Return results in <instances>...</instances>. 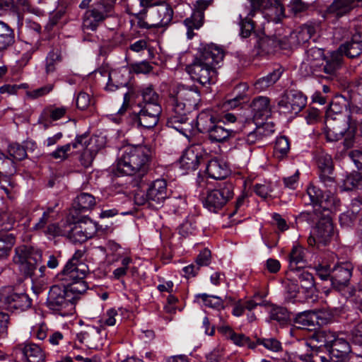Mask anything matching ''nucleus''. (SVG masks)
<instances>
[{
	"instance_id": "obj_1",
	"label": "nucleus",
	"mask_w": 362,
	"mask_h": 362,
	"mask_svg": "<svg viewBox=\"0 0 362 362\" xmlns=\"http://www.w3.org/2000/svg\"><path fill=\"white\" fill-rule=\"evenodd\" d=\"M316 163L320 182L327 189L324 191L310 185L305 193H296V199L300 198L305 205H312L315 209L313 213L306 211L296 216V228L310 229L308 243L320 249L329 244L334 235L332 214L338 210L341 201L335 197L337 181L332 156L328 154L320 156Z\"/></svg>"
},
{
	"instance_id": "obj_2",
	"label": "nucleus",
	"mask_w": 362,
	"mask_h": 362,
	"mask_svg": "<svg viewBox=\"0 0 362 362\" xmlns=\"http://www.w3.org/2000/svg\"><path fill=\"white\" fill-rule=\"evenodd\" d=\"M317 278L324 284L322 291L327 296L334 291L342 292L349 288L354 265L348 260L335 259L333 253L327 254L315 264Z\"/></svg>"
},
{
	"instance_id": "obj_3",
	"label": "nucleus",
	"mask_w": 362,
	"mask_h": 362,
	"mask_svg": "<svg viewBox=\"0 0 362 362\" xmlns=\"http://www.w3.org/2000/svg\"><path fill=\"white\" fill-rule=\"evenodd\" d=\"M153 156V150L148 145L124 146L112 171L117 175L143 177L148 172Z\"/></svg>"
},
{
	"instance_id": "obj_4",
	"label": "nucleus",
	"mask_w": 362,
	"mask_h": 362,
	"mask_svg": "<svg viewBox=\"0 0 362 362\" xmlns=\"http://www.w3.org/2000/svg\"><path fill=\"white\" fill-rule=\"evenodd\" d=\"M314 341L322 351L320 362H346L349 354L354 351L351 342L327 327L315 329Z\"/></svg>"
},
{
	"instance_id": "obj_5",
	"label": "nucleus",
	"mask_w": 362,
	"mask_h": 362,
	"mask_svg": "<svg viewBox=\"0 0 362 362\" xmlns=\"http://www.w3.org/2000/svg\"><path fill=\"white\" fill-rule=\"evenodd\" d=\"M305 261L304 250L296 241V302L310 303L315 300L317 289H321L324 285L319 279L307 270L297 267L299 262Z\"/></svg>"
},
{
	"instance_id": "obj_6",
	"label": "nucleus",
	"mask_w": 362,
	"mask_h": 362,
	"mask_svg": "<svg viewBox=\"0 0 362 362\" xmlns=\"http://www.w3.org/2000/svg\"><path fill=\"white\" fill-rule=\"evenodd\" d=\"M340 314V310L337 308L322 309L318 310H305L296 313V324L303 326H313V329L304 330V328L296 326V333L298 334V338L305 335L308 338V332H314L315 329L323 327V325L332 323L336 317Z\"/></svg>"
},
{
	"instance_id": "obj_7",
	"label": "nucleus",
	"mask_w": 362,
	"mask_h": 362,
	"mask_svg": "<svg viewBox=\"0 0 362 362\" xmlns=\"http://www.w3.org/2000/svg\"><path fill=\"white\" fill-rule=\"evenodd\" d=\"M79 297V294L71 292L64 284L54 285L48 293L46 305L49 309L59 313L62 316H66L72 314L74 303Z\"/></svg>"
},
{
	"instance_id": "obj_8",
	"label": "nucleus",
	"mask_w": 362,
	"mask_h": 362,
	"mask_svg": "<svg viewBox=\"0 0 362 362\" xmlns=\"http://www.w3.org/2000/svg\"><path fill=\"white\" fill-rule=\"evenodd\" d=\"M88 271L86 264H71L66 263L63 270L57 275L62 284L67 286L71 292L80 296L84 293L88 286L84 281Z\"/></svg>"
},
{
	"instance_id": "obj_9",
	"label": "nucleus",
	"mask_w": 362,
	"mask_h": 362,
	"mask_svg": "<svg viewBox=\"0 0 362 362\" xmlns=\"http://www.w3.org/2000/svg\"><path fill=\"white\" fill-rule=\"evenodd\" d=\"M42 261V252L33 247L20 245L15 248L13 262L25 277H32Z\"/></svg>"
},
{
	"instance_id": "obj_10",
	"label": "nucleus",
	"mask_w": 362,
	"mask_h": 362,
	"mask_svg": "<svg viewBox=\"0 0 362 362\" xmlns=\"http://www.w3.org/2000/svg\"><path fill=\"white\" fill-rule=\"evenodd\" d=\"M201 101L200 92L195 86L179 87L175 96L170 98L171 111L189 113Z\"/></svg>"
},
{
	"instance_id": "obj_11",
	"label": "nucleus",
	"mask_w": 362,
	"mask_h": 362,
	"mask_svg": "<svg viewBox=\"0 0 362 362\" xmlns=\"http://www.w3.org/2000/svg\"><path fill=\"white\" fill-rule=\"evenodd\" d=\"M209 64L194 58L185 69L194 81L202 86L211 85L217 81L218 66Z\"/></svg>"
},
{
	"instance_id": "obj_12",
	"label": "nucleus",
	"mask_w": 362,
	"mask_h": 362,
	"mask_svg": "<svg viewBox=\"0 0 362 362\" xmlns=\"http://www.w3.org/2000/svg\"><path fill=\"white\" fill-rule=\"evenodd\" d=\"M308 334V338L301 339L298 338V334L296 333V357L298 358V361L296 362H320L322 351L314 341L312 331Z\"/></svg>"
},
{
	"instance_id": "obj_13",
	"label": "nucleus",
	"mask_w": 362,
	"mask_h": 362,
	"mask_svg": "<svg viewBox=\"0 0 362 362\" xmlns=\"http://www.w3.org/2000/svg\"><path fill=\"white\" fill-rule=\"evenodd\" d=\"M234 186L227 182L219 185L215 189L208 192L204 206L210 211L217 213L233 197Z\"/></svg>"
},
{
	"instance_id": "obj_14",
	"label": "nucleus",
	"mask_w": 362,
	"mask_h": 362,
	"mask_svg": "<svg viewBox=\"0 0 362 362\" xmlns=\"http://www.w3.org/2000/svg\"><path fill=\"white\" fill-rule=\"evenodd\" d=\"M112 6L104 1L94 3L86 11L83 17V30L95 31L98 27L109 16Z\"/></svg>"
},
{
	"instance_id": "obj_15",
	"label": "nucleus",
	"mask_w": 362,
	"mask_h": 362,
	"mask_svg": "<svg viewBox=\"0 0 362 362\" xmlns=\"http://www.w3.org/2000/svg\"><path fill=\"white\" fill-rule=\"evenodd\" d=\"M345 122L346 127L339 131L335 127L331 129L326 126L324 134L327 142H335L344 138L343 144L346 148H349L354 146L357 132L356 122L352 119L351 115L346 117Z\"/></svg>"
},
{
	"instance_id": "obj_16",
	"label": "nucleus",
	"mask_w": 362,
	"mask_h": 362,
	"mask_svg": "<svg viewBox=\"0 0 362 362\" xmlns=\"http://www.w3.org/2000/svg\"><path fill=\"white\" fill-rule=\"evenodd\" d=\"M139 111H134L130 115L132 122L145 129L154 127L159 121L162 112V107L156 105H139Z\"/></svg>"
},
{
	"instance_id": "obj_17",
	"label": "nucleus",
	"mask_w": 362,
	"mask_h": 362,
	"mask_svg": "<svg viewBox=\"0 0 362 362\" xmlns=\"http://www.w3.org/2000/svg\"><path fill=\"white\" fill-rule=\"evenodd\" d=\"M98 227L95 223L90 220L80 221L70 225L67 237L74 243H84L93 238L97 233Z\"/></svg>"
},
{
	"instance_id": "obj_18",
	"label": "nucleus",
	"mask_w": 362,
	"mask_h": 362,
	"mask_svg": "<svg viewBox=\"0 0 362 362\" xmlns=\"http://www.w3.org/2000/svg\"><path fill=\"white\" fill-rule=\"evenodd\" d=\"M169 195L167 182L163 179H157L152 182L146 191L148 201L155 207H160Z\"/></svg>"
},
{
	"instance_id": "obj_19",
	"label": "nucleus",
	"mask_w": 362,
	"mask_h": 362,
	"mask_svg": "<svg viewBox=\"0 0 362 362\" xmlns=\"http://www.w3.org/2000/svg\"><path fill=\"white\" fill-rule=\"evenodd\" d=\"M342 57L354 59L362 53V32H356L342 42L337 49Z\"/></svg>"
},
{
	"instance_id": "obj_20",
	"label": "nucleus",
	"mask_w": 362,
	"mask_h": 362,
	"mask_svg": "<svg viewBox=\"0 0 362 362\" xmlns=\"http://www.w3.org/2000/svg\"><path fill=\"white\" fill-rule=\"evenodd\" d=\"M224 52L223 49L213 43L203 45L199 49V55L196 59L202 62L210 63V65L218 66V64L223 61Z\"/></svg>"
},
{
	"instance_id": "obj_21",
	"label": "nucleus",
	"mask_w": 362,
	"mask_h": 362,
	"mask_svg": "<svg viewBox=\"0 0 362 362\" xmlns=\"http://www.w3.org/2000/svg\"><path fill=\"white\" fill-rule=\"evenodd\" d=\"M173 16L172 7L165 2H162L153 10L151 16V26L165 27L171 22Z\"/></svg>"
},
{
	"instance_id": "obj_22",
	"label": "nucleus",
	"mask_w": 362,
	"mask_h": 362,
	"mask_svg": "<svg viewBox=\"0 0 362 362\" xmlns=\"http://www.w3.org/2000/svg\"><path fill=\"white\" fill-rule=\"evenodd\" d=\"M204 160L203 156L195 147H190L185 151L180 159V167L187 171L195 170L201 162Z\"/></svg>"
},
{
	"instance_id": "obj_23",
	"label": "nucleus",
	"mask_w": 362,
	"mask_h": 362,
	"mask_svg": "<svg viewBox=\"0 0 362 362\" xmlns=\"http://www.w3.org/2000/svg\"><path fill=\"white\" fill-rule=\"evenodd\" d=\"M17 349L23 354L26 362H45L46 354L41 347L34 343L18 345Z\"/></svg>"
},
{
	"instance_id": "obj_24",
	"label": "nucleus",
	"mask_w": 362,
	"mask_h": 362,
	"mask_svg": "<svg viewBox=\"0 0 362 362\" xmlns=\"http://www.w3.org/2000/svg\"><path fill=\"white\" fill-rule=\"evenodd\" d=\"M354 8L353 0H333L327 7L325 14L339 19L349 14Z\"/></svg>"
},
{
	"instance_id": "obj_25",
	"label": "nucleus",
	"mask_w": 362,
	"mask_h": 362,
	"mask_svg": "<svg viewBox=\"0 0 362 362\" xmlns=\"http://www.w3.org/2000/svg\"><path fill=\"white\" fill-rule=\"evenodd\" d=\"M255 119H266L271 115L270 100L267 97L255 98L251 104Z\"/></svg>"
},
{
	"instance_id": "obj_26",
	"label": "nucleus",
	"mask_w": 362,
	"mask_h": 362,
	"mask_svg": "<svg viewBox=\"0 0 362 362\" xmlns=\"http://www.w3.org/2000/svg\"><path fill=\"white\" fill-rule=\"evenodd\" d=\"M362 187V175L360 172L353 171L349 173L341 182H337L335 195L339 192H349Z\"/></svg>"
},
{
	"instance_id": "obj_27",
	"label": "nucleus",
	"mask_w": 362,
	"mask_h": 362,
	"mask_svg": "<svg viewBox=\"0 0 362 362\" xmlns=\"http://www.w3.org/2000/svg\"><path fill=\"white\" fill-rule=\"evenodd\" d=\"M223 122L219 119L207 133L211 142L224 143L233 136L234 132L223 126Z\"/></svg>"
},
{
	"instance_id": "obj_28",
	"label": "nucleus",
	"mask_w": 362,
	"mask_h": 362,
	"mask_svg": "<svg viewBox=\"0 0 362 362\" xmlns=\"http://www.w3.org/2000/svg\"><path fill=\"white\" fill-rule=\"evenodd\" d=\"M206 173L211 178L221 180L228 176L229 170L225 163L218 159H212L206 165Z\"/></svg>"
},
{
	"instance_id": "obj_29",
	"label": "nucleus",
	"mask_w": 362,
	"mask_h": 362,
	"mask_svg": "<svg viewBox=\"0 0 362 362\" xmlns=\"http://www.w3.org/2000/svg\"><path fill=\"white\" fill-rule=\"evenodd\" d=\"M218 119L211 110L202 111L197 117V127L201 133H208Z\"/></svg>"
},
{
	"instance_id": "obj_30",
	"label": "nucleus",
	"mask_w": 362,
	"mask_h": 362,
	"mask_svg": "<svg viewBox=\"0 0 362 362\" xmlns=\"http://www.w3.org/2000/svg\"><path fill=\"white\" fill-rule=\"evenodd\" d=\"M23 214L18 210L0 213V233H8L16 221L21 220Z\"/></svg>"
},
{
	"instance_id": "obj_31",
	"label": "nucleus",
	"mask_w": 362,
	"mask_h": 362,
	"mask_svg": "<svg viewBox=\"0 0 362 362\" xmlns=\"http://www.w3.org/2000/svg\"><path fill=\"white\" fill-rule=\"evenodd\" d=\"M343 64V57L336 50L334 52L326 64L323 67V71L328 74L332 79L337 76L339 70Z\"/></svg>"
},
{
	"instance_id": "obj_32",
	"label": "nucleus",
	"mask_w": 362,
	"mask_h": 362,
	"mask_svg": "<svg viewBox=\"0 0 362 362\" xmlns=\"http://www.w3.org/2000/svg\"><path fill=\"white\" fill-rule=\"evenodd\" d=\"M68 111V107L65 106L57 107L55 105H50L45 107L41 112L40 119L47 121H57L63 118Z\"/></svg>"
},
{
	"instance_id": "obj_33",
	"label": "nucleus",
	"mask_w": 362,
	"mask_h": 362,
	"mask_svg": "<svg viewBox=\"0 0 362 362\" xmlns=\"http://www.w3.org/2000/svg\"><path fill=\"white\" fill-rule=\"evenodd\" d=\"M95 205V197L90 194L82 192L76 197L73 207L79 213H82L92 209Z\"/></svg>"
},
{
	"instance_id": "obj_34",
	"label": "nucleus",
	"mask_w": 362,
	"mask_h": 362,
	"mask_svg": "<svg viewBox=\"0 0 362 362\" xmlns=\"http://www.w3.org/2000/svg\"><path fill=\"white\" fill-rule=\"evenodd\" d=\"M6 302L16 310H25L31 306V300L25 293H12L7 296Z\"/></svg>"
},
{
	"instance_id": "obj_35",
	"label": "nucleus",
	"mask_w": 362,
	"mask_h": 362,
	"mask_svg": "<svg viewBox=\"0 0 362 362\" xmlns=\"http://www.w3.org/2000/svg\"><path fill=\"white\" fill-rule=\"evenodd\" d=\"M141 95L142 96V101L140 102L139 105H156L161 107L160 100L158 94L155 91L152 85H148L144 87L141 90Z\"/></svg>"
},
{
	"instance_id": "obj_36",
	"label": "nucleus",
	"mask_w": 362,
	"mask_h": 362,
	"mask_svg": "<svg viewBox=\"0 0 362 362\" xmlns=\"http://www.w3.org/2000/svg\"><path fill=\"white\" fill-rule=\"evenodd\" d=\"M128 82V77H126L122 71L114 70L109 73L106 88L113 91L117 88L125 87Z\"/></svg>"
},
{
	"instance_id": "obj_37",
	"label": "nucleus",
	"mask_w": 362,
	"mask_h": 362,
	"mask_svg": "<svg viewBox=\"0 0 362 362\" xmlns=\"http://www.w3.org/2000/svg\"><path fill=\"white\" fill-rule=\"evenodd\" d=\"M13 30L5 23L0 21V52L14 43Z\"/></svg>"
},
{
	"instance_id": "obj_38",
	"label": "nucleus",
	"mask_w": 362,
	"mask_h": 362,
	"mask_svg": "<svg viewBox=\"0 0 362 362\" xmlns=\"http://www.w3.org/2000/svg\"><path fill=\"white\" fill-rule=\"evenodd\" d=\"M283 73L281 68L276 69L259 80L255 84L256 89L264 90L273 86L281 77Z\"/></svg>"
},
{
	"instance_id": "obj_39",
	"label": "nucleus",
	"mask_w": 362,
	"mask_h": 362,
	"mask_svg": "<svg viewBox=\"0 0 362 362\" xmlns=\"http://www.w3.org/2000/svg\"><path fill=\"white\" fill-rule=\"evenodd\" d=\"M256 42L258 44L259 48L262 49V52L270 54L274 52L273 49H269L268 47L274 46L279 47L281 49H286L290 47V44L287 42L286 40H281L276 41L274 40L271 39H257L256 38Z\"/></svg>"
},
{
	"instance_id": "obj_40",
	"label": "nucleus",
	"mask_w": 362,
	"mask_h": 362,
	"mask_svg": "<svg viewBox=\"0 0 362 362\" xmlns=\"http://www.w3.org/2000/svg\"><path fill=\"white\" fill-rule=\"evenodd\" d=\"M349 337L354 350L361 351L356 354L362 358V320L353 327Z\"/></svg>"
},
{
	"instance_id": "obj_41",
	"label": "nucleus",
	"mask_w": 362,
	"mask_h": 362,
	"mask_svg": "<svg viewBox=\"0 0 362 362\" xmlns=\"http://www.w3.org/2000/svg\"><path fill=\"white\" fill-rule=\"evenodd\" d=\"M16 237L9 233H0V259L7 258L15 244Z\"/></svg>"
},
{
	"instance_id": "obj_42",
	"label": "nucleus",
	"mask_w": 362,
	"mask_h": 362,
	"mask_svg": "<svg viewBox=\"0 0 362 362\" xmlns=\"http://www.w3.org/2000/svg\"><path fill=\"white\" fill-rule=\"evenodd\" d=\"M204 13L202 10H194L191 16L184 21V23L188 29L187 35L189 38L194 29H199L203 24Z\"/></svg>"
},
{
	"instance_id": "obj_43",
	"label": "nucleus",
	"mask_w": 362,
	"mask_h": 362,
	"mask_svg": "<svg viewBox=\"0 0 362 362\" xmlns=\"http://www.w3.org/2000/svg\"><path fill=\"white\" fill-rule=\"evenodd\" d=\"M303 115L307 124L310 125L315 124L321 122L325 117L327 119L329 117V112L327 111L320 110L317 108L310 106H309Z\"/></svg>"
},
{
	"instance_id": "obj_44",
	"label": "nucleus",
	"mask_w": 362,
	"mask_h": 362,
	"mask_svg": "<svg viewBox=\"0 0 362 362\" xmlns=\"http://www.w3.org/2000/svg\"><path fill=\"white\" fill-rule=\"evenodd\" d=\"M101 146H102L98 145V143L94 145L87 146V147L83 149L80 156L79 160L81 164L85 168L89 167L92 164Z\"/></svg>"
},
{
	"instance_id": "obj_45",
	"label": "nucleus",
	"mask_w": 362,
	"mask_h": 362,
	"mask_svg": "<svg viewBox=\"0 0 362 362\" xmlns=\"http://www.w3.org/2000/svg\"><path fill=\"white\" fill-rule=\"evenodd\" d=\"M61 52L58 49L50 51L45 60V71L47 74L53 73L56 66L61 62Z\"/></svg>"
},
{
	"instance_id": "obj_46",
	"label": "nucleus",
	"mask_w": 362,
	"mask_h": 362,
	"mask_svg": "<svg viewBox=\"0 0 362 362\" xmlns=\"http://www.w3.org/2000/svg\"><path fill=\"white\" fill-rule=\"evenodd\" d=\"M187 115V114L185 112L177 113L176 112L172 111L171 115L168 119V125L182 132L183 131V128L181 127L182 124H185L188 121Z\"/></svg>"
},
{
	"instance_id": "obj_47",
	"label": "nucleus",
	"mask_w": 362,
	"mask_h": 362,
	"mask_svg": "<svg viewBox=\"0 0 362 362\" xmlns=\"http://www.w3.org/2000/svg\"><path fill=\"white\" fill-rule=\"evenodd\" d=\"M197 298L202 299L205 306L215 309L223 308V300L216 296H211L206 293H199L197 295Z\"/></svg>"
},
{
	"instance_id": "obj_48",
	"label": "nucleus",
	"mask_w": 362,
	"mask_h": 362,
	"mask_svg": "<svg viewBox=\"0 0 362 362\" xmlns=\"http://www.w3.org/2000/svg\"><path fill=\"white\" fill-rule=\"evenodd\" d=\"M346 298H351L357 308L362 313V282L349 288Z\"/></svg>"
},
{
	"instance_id": "obj_49",
	"label": "nucleus",
	"mask_w": 362,
	"mask_h": 362,
	"mask_svg": "<svg viewBox=\"0 0 362 362\" xmlns=\"http://www.w3.org/2000/svg\"><path fill=\"white\" fill-rule=\"evenodd\" d=\"M317 10L316 6L313 3H307L302 0H296V16L300 15L310 16Z\"/></svg>"
},
{
	"instance_id": "obj_50",
	"label": "nucleus",
	"mask_w": 362,
	"mask_h": 362,
	"mask_svg": "<svg viewBox=\"0 0 362 362\" xmlns=\"http://www.w3.org/2000/svg\"><path fill=\"white\" fill-rule=\"evenodd\" d=\"M97 143H98V138L90 139L88 134H83L77 135L75 140L69 144V145H71V148L72 147L73 148H78L79 147H81L84 149L87 146L94 145Z\"/></svg>"
},
{
	"instance_id": "obj_51",
	"label": "nucleus",
	"mask_w": 362,
	"mask_h": 362,
	"mask_svg": "<svg viewBox=\"0 0 362 362\" xmlns=\"http://www.w3.org/2000/svg\"><path fill=\"white\" fill-rule=\"evenodd\" d=\"M270 317L281 325L286 324L290 320V313L283 307H275L271 310Z\"/></svg>"
},
{
	"instance_id": "obj_52",
	"label": "nucleus",
	"mask_w": 362,
	"mask_h": 362,
	"mask_svg": "<svg viewBox=\"0 0 362 362\" xmlns=\"http://www.w3.org/2000/svg\"><path fill=\"white\" fill-rule=\"evenodd\" d=\"M239 24L240 26V34L243 37L250 36L252 32L254 31V21L248 16L243 18L241 15L238 16Z\"/></svg>"
},
{
	"instance_id": "obj_53",
	"label": "nucleus",
	"mask_w": 362,
	"mask_h": 362,
	"mask_svg": "<svg viewBox=\"0 0 362 362\" xmlns=\"http://www.w3.org/2000/svg\"><path fill=\"white\" fill-rule=\"evenodd\" d=\"M54 87L53 83H49L40 88L26 91V95L31 100H35L48 95L53 90Z\"/></svg>"
},
{
	"instance_id": "obj_54",
	"label": "nucleus",
	"mask_w": 362,
	"mask_h": 362,
	"mask_svg": "<svg viewBox=\"0 0 362 362\" xmlns=\"http://www.w3.org/2000/svg\"><path fill=\"white\" fill-rule=\"evenodd\" d=\"M264 131L261 128H255L253 131L249 132L243 139H238V141H245L248 145H254L264 139Z\"/></svg>"
},
{
	"instance_id": "obj_55",
	"label": "nucleus",
	"mask_w": 362,
	"mask_h": 362,
	"mask_svg": "<svg viewBox=\"0 0 362 362\" xmlns=\"http://www.w3.org/2000/svg\"><path fill=\"white\" fill-rule=\"evenodd\" d=\"M8 151L10 156L16 160H21L27 156L25 146L18 143L9 145Z\"/></svg>"
},
{
	"instance_id": "obj_56",
	"label": "nucleus",
	"mask_w": 362,
	"mask_h": 362,
	"mask_svg": "<svg viewBox=\"0 0 362 362\" xmlns=\"http://www.w3.org/2000/svg\"><path fill=\"white\" fill-rule=\"evenodd\" d=\"M233 342L240 346H247L248 348H255V344L251 341L248 337L243 334H236L235 332L230 338Z\"/></svg>"
},
{
	"instance_id": "obj_57",
	"label": "nucleus",
	"mask_w": 362,
	"mask_h": 362,
	"mask_svg": "<svg viewBox=\"0 0 362 362\" xmlns=\"http://www.w3.org/2000/svg\"><path fill=\"white\" fill-rule=\"evenodd\" d=\"M53 211L52 208H48L47 211L43 213L38 222L35 224L33 230H40L45 229V226L53 220L52 216L51 215L53 213Z\"/></svg>"
},
{
	"instance_id": "obj_58",
	"label": "nucleus",
	"mask_w": 362,
	"mask_h": 362,
	"mask_svg": "<svg viewBox=\"0 0 362 362\" xmlns=\"http://www.w3.org/2000/svg\"><path fill=\"white\" fill-rule=\"evenodd\" d=\"M355 218L353 211H347L344 212L339 217V224L343 228H350L353 226Z\"/></svg>"
},
{
	"instance_id": "obj_59",
	"label": "nucleus",
	"mask_w": 362,
	"mask_h": 362,
	"mask_svg": "<svg viewBox=\"0 0 362 362\" xmlns=\"http://www.w3.org/2000/svg\"><path fill=\"white\" fill-rule=\"evenodd\" d=\"M131 69L135 74H148L153 70V66L149 62L143 61L139 63L132 64Z\"/></svg>"
},
{
	"instance_id": "obj_60",
	"label": "nucleus",
	"mask_w": 362,
	"mask_h": 362,
	"mask_svg": "<svg viewBox=\"0 0 362 362\" xmlns=\"http://www.w3.org/2000/svg\"><path fill=\"white\" fill-rule=\"evenodd\" d=\"M132 262V259L126 257L122 259V266L114 270L112 274L115 279H119L127 274V271L129 264Z\"/></svg>"
},
{
	"instance_id": "obj_61",
	"label": "nucleus",
	"mask_w": 362,
	"mask_h": 362,
	"mask_svg": "<svg viewBox=\"0 0 362 362\" xmlns=\"http://www.w3.org/2000/svg\"><path fill=\"white\" fill-rule=\"evenodd\" d=\"M290 148L288 139L286 136H280L276 141L274 149L282 156L287 153Z\"/></svg>"
},
{
	"instance_id": "obj_62",
	"label": "nucleus",
	"mask_w": 362,
	"mask_h": 362,
	"mask_svg": "<svg viewBox=\"0 0 362 362\" xmlns=\"http://www.w3.org/2000/svg\"><path fill=\"white\" fill-rule=\"evenodd\" d=\"M211 251L205 248L200 252L196 258L195 263L200 268L201 267L208 266L211 262Z\"/></svg>"
},
{
	"instance_id": "obj_63",
	"label": "nucleus",
	"mask_w": 362,
	"mask_h": 362,
	"mask_svg": "<svg viewBox=\"0 0 362 362\" xmlns=\"http://www.w3.org/2000/svg\"><path fill=\"white\" fill-rule=\"evenodd\" d=\"M70 150L71 145L67 144L64 146H58L50 155L54 159L64 160L68 158V152L70 151Z\"/></svg>"
},
{
	"instance_id": "obj_64",
	"label": "nucleus",
	"mask_w": 362,
	"mask_h": 362,
	"mask_svg": "<svg viewBox=\"0 0 362 362\" xmlns=\"http://www.w3.org/2000/svg\"><path fill=\"white\" fill-rule=\"evenodd\" d=\"M348 156L354 163L356 168L362 172V151L354 149L348 152Z\"/></svg>"
}]
</instances>
